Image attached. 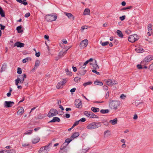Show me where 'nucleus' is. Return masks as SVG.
Listing matches in <instances>:
<instances>
[{"label": "nucleus", "instance_id": "f257e3e1", "mask_svg": "<svg viewBox=\"0 0 153 153\" xmlns=\"http://www.w3.org/2000/svg\"><path fill=\"white\" fill-rule=\"evenodd\" d=\"M120 104V102L117 100H110L109 101V107L111 109H117Z\"/></svg>", "mask_w": 153, "mask_h": 153}, {"label": "nucleus", "instance_id": "f03ea898", "mask_svg": "<svg viewBox=\"0 0 153 153\" xmlns=\"http://www.w3.org/2000/svg\"><path fill=\"white\" fill-rule=\"evenodd\" d=\"M52 143L51 142L45 146L41 147L38 151L39 153H48L50 149V147L52 146Z\"/></svg>", "mask_w": 153, "mask_h": 153}, {"label": "nucleus", "instance_id": "7ed1b4c3", "mask_svg": "<svg viewBox=\"0 0 153 153\" xmlns=\"http://www.w3.org/2000/svg\"><path fill=\"white\" fill-rule=\"evenodd\" d=\"M101 122H92L88 124L86 126V128L90 130L98 128L101 126Z\"/></svg>", "mask_w": 153, "mask_h": 153}, {"label": "nucleus", "instance_id": "20e7f679", "mask_svg": "<svg viewBox=\"0 0 153 153\" xmlns=\"http://www.w3.org/2000/svg\"><path fill=\"white\" fill-rule=\"evenodd\" d=\"M57 18V16L56 13H53L50 14L46 15L45 19L47 21L53 22L55 21Z\"/></svg>", "mask_w": 153, "mask_h": 153}, {"label": "nucleus", "instance_id": "39448f33", "mask_svg": "<svg viewBox=\"0 0 153 153\" xmlns=\"http://www.w3.org/2000/svg\"><path fill=\"white\" fill-rule=\"evenodd\" d=\"M152 60H153V56L149 55L146 57L141 62V64L144 66L147 65Z\"/></svg>", "mask_w": 153, "mask_h": 153}, {"label": "nucleus", "instance_id": "423d86ee", "mask_svg": "<svg viewBox=\"0 0 153 153\" xmlns=\"http://www.w3.org/2000/svg\"><path fill=\"white\" fill-rule=\"evenodd\" d=\"M84 114L86 116L91 118H98L97 116L94 113L91 111H85L84 112Z\"/></svg>", "mask_w": 153, "mask_h": 153}, {"label": "nucleus", "instance_id": "0eeeda50", "mask_svg": "<svg viewBox=\"0 0 153 153\" xmlns=\"http://www.w3.org/2000/svg\"><path fill=\"white\" fill-rule=\"evenodd\" d=\"M139 37L137 34H134L129 36L128 40L131 42H134L139 39Z\"/></svg>", "mask_w": 153, "mask_h": 153}, {"label": "nucleus", "instance_id": "6e6552de", "mask_svg": "<svg viewBox=\"0 0 153 153\" xmlns=\"http://www.w3.org/2000/svg\"><path fill=\"white\" fill-rule=\"evenodd\" d=\"M58 114V112L56 110L53 108L51 109L48 112V116L50 118L54 116H56Z\"/></svg>", "mask_w": 153, "mask_h": 153}, {"label": "nucleus", "instance_id": "1a4fd4ad", "mask_svg": "<svg viewBox=\"0 0 153 153\" xmlns=\"http://www.w3.org/2000/svg\"><path fill=\"white\" fill-rule=\"evenodd\" d=\"M106 83L108 85L112 86L117 85L118 82L117 81L114 79H108L107 80Z\"/></svg>", "mask_w": 153, "mask_h": 153}, {"label": "nucleus", "instance_id": "9d476101", "mask_svg": "<svg viewBox=\"0 0 153 153\" xmlns=\"http://www.w3.org/2000/svg\"><path fill=\"white\" fill-rule=\"evenodd\" d=\"M88 44V41L87 39H85L82 41L80 43V47L81 48L86 47Z\"/></svg>", "mask_w": 153, "mask_h": 153}, {"label": "nucleus", "instance_id": "9b49d317", "mask_svg": "<svg viewBox=\"0 0 153 153\" xmlns=\"http://www.w3.org/2000/svg\"><path fill=\"white\" fill-rule=\"evenodd\" d=\"M14 103L12 101H6L4 102V107L6 108H9L11 107Z\"/></svg>", "mask_w": 153, "mask_h": 153}, {"label": "nucleus", "instance_id": "f8f14e48", "mask_svg": "<svg viewBox=\"0 0 153 153\" xmlns=\"http://www.w3.org/2000/svg\"><path fill=\"white\" fill-rule=\"evenodd\" d=\"M75 105L77 108H79L82 107V102L79 99H76L75 101Z\"/></svg>", "mask_w": 153, "mask_h": 153}, {"label": "nucleus", "instance_id": "ddd939ff", "mask_svg": "<svg viewBox=\"0 0 153 153\" xmlns=\"http://www.w3.org/2000/svg\"><path fill=\"white\" fill-rule=\"evenodd\" d=\"M70 48V47H67L66 50H65L64 51H63V50L62 51H60L59 53V56L60 58L63 56L64 54L66 53L68 50Z\"/></svg>", "mask_w": 153, "mask_h": 153}, {"label": "nucleus", "instance_id": "4468645a", "mask_svg": "<svg viewBox=\"0 0 153 153\" xmlns=\"http://www.w3.org/2000/svg\"><path fill=\"white\" fill-rule=\"evenodd\" d=\"M25 44L23 43L17 42L14 44V46H17L18 48H22L24 47Z\"/></svg>", "mask_w": 153, "mask_h": 153}, {"label": "nucleus", "instance_id": "2eb2a0df", "mask_svg": "<svg viewBox=\"0 0 153 153\" xmlns=\"http://www.w3.org/2000/svg\"><path fill=\"white\" fill-rule=\"evenodd\" d=\"M72 139H71H71L68 138L66 139L65 142L62 144V146L66 147L70 142L72 141Z\"/></svg>", "mask_w": 153, "mask_h": 153}, {"label": "nucleus", "instance_id": "dca6fc26", "mask_svg": "<svg viewBox=\"0 0 153 153\" xmlns=\"http://www.w3.org/2000/svg\"><path fill=\"white\" fill-rule=\"evenodd\" d=\"M64 13L69 19H71L73 20H74V16L71 13H68L66 12H65Z\"/></svg>", "mask_w": 153, "mask_h": 153}, {"label": "nucleus", "instance_id": "f3484780", "mask_svg": "<svg viewBox=\"0 0 153 153\" xmlns=\"http://www.w3.org/2000/svg\"><path fill=\"white\" fill-rule=\"evenodd\" d=\"M60 121V118L57 117H54L52 120L49 121V123H54L56 122H59Z\"/></svg>", "mask_w": 153, "mask_h": 153}, {"label": "nucleus", "instance_id": "a211bd4d", "mask_svg": "<svg viewBox=\"0 0 153 153\" xmlns=\"http://www.w3.org/2000/svg\"><path fill=\"white\" fill-rule=\"evenodd\" d=\"M24 81L22 80H20V79L19 78V77H17V78L15 80V84L16 85H18L19 83H22Z\"/></svg>", "mask_w": 153, "mask_h": 153}, {"label": "nucleus", "instance_id": "6ab92c4d", "mask_svg": "<svg viewBox=\"0 0 153 153\" xmlns=\"http://www.w3.org/2000/svg\"><path fill=\"white\" fill-rule=\"evenodd\" d=\"M66 148V147H65L63 146H62L60 149V150L59 151V153H67V150L65 149Z\"/></svg>", "mask_w": 153, "mask_h": 153}, {"label": "nucleus", "instance_id": "aec40b11", "mask_svg": "<svg viewBox=\"0 0 153 153\" xmlns=\"http://www.w3.org/2000/svg\"><path fill=\"white\" fill-rule=\"evenodd\" d=\"M40 64V61L38 60H36L35 62L34 67L33 70H35L37 69V68L39 66V65Z\"/></svg>", "mask_w": 153, "mask_h": 153}, {"label": "nucleus", "instance_id": "412c9836", "mask_svg": "<svg viewBox=\"0 0 153 153\" xmlns=\"http://www.w3.org/2000/svg\"><path fill=\"white\" fill-rule=\"evenodd\" d=\"M79 135V134L78 132H75L73 133L71 137V139L73 140L74 138L77 137Z\"/></svg>", "mask_w": 153, "mask_h": 153}, {"label": "nucleus", "instance_id": "4be33fe9", "mask_svg": "<svg viewBox=\"0 0 153 153\" xmlns=\"http://www.w3.org/2000/svg\"><path fill=\"white\" fill-rule=\"evenodd\" d=\"M86 71V70H82L78 71V75L83 76L85 75Z\"/></svg>", "mask_w": 153, "mask_h": 153}, {"label": "nucleus", "instance_id": "5701e85b", "mask_svg": "<svg viewBox=\"0 0 153 153\" xmlns=\"http://www.w3.org/2000/svg\"><path fill=\"white\" fill-rule=\"evenodd\" d=\"M7 68V65L5 64L4 63L2 64V65L1 68L0 72L1 73L4 71Z\"/></svg>", "mask_w": 153, "mask_h": 153}, {"label": "nucleus", "instance_id": "b1692460", "mask_svg": "<svg viewBox=\"0 0 153 153\" xmlns=\"http://www.w3.org/2000/svg\"><path fill=\"white\" fill-rule=\"evenodd\" d=\"M90 10L89 9H85L83 12L84 15H90Z\"/></svg>", "mask_w": 153, "mask_h": 153}, {"label": "nucleus", "instance_id": "393cba45", "mask_svg": "<svg viewBox=\"0 0 153 153\" xmlns=\"http://www.w3.org/2000/svg\"><path fill=\"white\" fill-rule=\"evenodd\" d=\"M24 109L22 107H20L17 112L18 114H22L24 113Z\"/></svg>", "mask_w": 153, "mask_h": 153}, {"label": "nucleus", "instance_id": "a878e982", "mask_svg": "<svg viewBox=\"0 0 153 153\" xmlns=\"http://www.w3.org/2000/svg\"><path fill=\"white\" fill-rule=\"evenodd\" d=\"M16 1L19 3H22L25 5H26L27 4V3L26 1V0H16Z\"/></svg>", "mask_w": 153, "mask_h": 153}, {"label": "nucleus", "instance_id": "bb28decb", "mask_svg": "<svg viewBox=\"0 0 153 153\" xmlns=\"http://www.w3.org/2000/svg\"><path fill=\"white\" fill-rule=\"evenodd\" d=\"M91 110L94 113L98 112L100 111V109L98 108H95L94 107H92L91 108Z\"/></svg>", "mask_w": 153, "mask_h": 153}, {"label": "nucleus", "instance_id": "cd10ccee", "mask_svg": "<svg viewBox=\"0 0 153 153\" xmlns=\"http://www.w3.org/2000/svg\"><path fill=\"white\" fill-rule=\"evenodd\" d=\"M0 14L2 17H4L5 16V13L1 7H0Z\"/></svg>", "mask_w": 153, "mask_h": 153}, {"label": "nucleus", "instance_id": "c85d7f7f", "mask_svg": "<svg viewBox=\"0 0 153 153\" xmlns=\"http://www.w3.org/2000/svg\"><path fill=\"white\" fill-rule=\"evenodd\" d=\"M117 118H115L113 120L110 121V123L112 125H115L117 123Z\"/></svg>", "mask_w": 153, "mask_h": 153}, {"label": "nucleus", "instance_id": "c756f323", "mask_svg": "<svg viewBox=\"0 0 153 153\" xmlns=\"http://www.w3.org/2000/svg\"><path fill=\"white\" fill-rule=\"evenodd\" d=\"M22 27L21 25L19 26L16 27V30H17L19 33H21L23 32V30H21Z\"/></svg>", "mask_w": 153, "mask_h": 153}, {"label": "nucleus", "instance_id": "7c9ffc66", "mask_svg": "<svg viewBox=\"0 0 153 153\" xmlns=\"http://www.w3.org/2000/svg\"><path fill=\"white\" fill-rule=\"evenodd\" d=\"M94 84L96 85H99L100 86H102L103 85V83L102 82L98 80H96V81H95L94 82Z\"/></svg>", "mask_w": 153, "mask_h": 153}, {"label": "nucleus", "instance_id": "2f4dec72", "mask_svg": "<svg viewBox=\"0 0 153 153\" xmlns=\"http://www.w3.org/2000/svg\"><path fill=\"white\" fill-rule=\"evenodd\" d=\"M63 85H64L63 84L62 82H60L58 83L57 85H56V88L58 89L61 88H62L63 86Z\"/></svg>", "mask_w": 153, "mask_h": 153}, {"label": "nucleus", "instance_id": "473e14b6", "mask_svg": "<svg viewBox=\"0 0 153 153\" xmlns=\"http://www.w3.org/2000/svg\"><path fill=\"white\" fill-rule=\"evenodd\" d=\"M117 35L121 38H122L123 37V34L122 32L120 30H117Z\"/></svg>", "mask_w": 153, "mask_h": 153}, {"label": "nucleus", "instance_id": "72a5a7b5", "mask_svg": "<svg viewBox=\"0 0 153 153\" xmlns=\"http://www.w3.org/2000/svg\"><path fill=\"white\" fill-rule=\"evenodd\" d=\"M18 77H19V78H20V80H22L24 81V79L26 78V75L25 74H23L19 76Z\"/></svg>", "mask_w": 153, "mask_h": 153}, {"label": "nucleus", "instance_id": "f704fd0d", "mask_svg": "<svg viewBox=\"0 0 153 153\" xmlns=\"http://www.w3.org/2000/svg\"><path fill=\"white\" fill-rule=\"evenodd\" d=\"M40 140V139L39 137L33 139L32 140V143L33 144H36Z\"/></svg>", "mask_w": 153, "mask_h": 153}, {"label": "nucleus", "instance_id": "c9c22d12", "mask_svg": "<svg viewBox=\"0 0 153 153\" xmlns=\"http://www.w3.org/2000/svg\"><path fill=\"white\" fill-rule=\"evenodd\" d=\"M95 64L93 65V67L94 69L96 70L97 69H99V68L97 64V61L95 60Z\"/></svg>", "mask_w": 153, "mask_h": 153}, {"label": "nucleus", "instance_id": "e433bc0d", "mask_svg": "<svg viewBox=\"0 0 153 153\" xmlns=\"http://www.w3.org/2000/svg\"><path fill=\"white\" fill-rule=\"evenodd\" d=\"M65 71L66 73V74L67 75H69L70 76H72V72L69 71L68 69H65Z\"/></svg>", "mask_w": 153, "mask_h": 153}, {"label": "nucleus", "instance_id": "4c0bfd02", "mask_svg": "<svg viewBox=\"0 0 153 153\" xmlns=\"http://www.w3.org/2000/svg\"><path fill=\"white\" fill-rule=\"evenodd\" d=\"M136 51L138 53H142L144 52V50L142 48H137L135 49Z\"/></svg>", "mask_w": 153, "mask_h": 153}, {"label": "nucleus", "instance_id": "58836bf2", "mask_svg": "<svg viewBox=\"0 0 153 153\" xmlns=\"http://www.w3.org/2000/svg\"><path fill=\"white\" fill-rule=\"evenodd\" d=\"M109 110L108 109H102L100 110V112L103 114L108 113L109 112Z\"/></svg>", "mask_w": 153, "mask_h": 153}, {"label": "nucleus", "instance_id": "ea45409f", "mask_svg": "<svg viewBox=\"0 0 153 153\" xmlns=\"http://www.w3.org/2000/svg\"><path fill=\"white\" fill-rule=\"evenodd\" d=\"M152 25L151 24H149L148 25V31H152Z\"/></svg>", "mask_w": 153, "mask_h": 153}, {"label": "nucleus", "instance_id": "a19ab883", "mask_svg": "<svg viewBox=\"0 0 153 153\" xmlns=\"http://www.w3.org/2000/svg\"><path fill=\"white\" fill-rule=\"evenodd\" d=\"M100 44L102 46H105L109 44V42L108 41H106L105 42H102V41L100 42Z\"/></svg>", "mask_w": 153, "mask_h": 153}, {"label": "nucleus", "instance_id": "79ce46f5", "mask_svg": "<svg viewBox=\"0 0 153 153\" xmlns=\"http://www.w3.org/2000/svg\"><path fill=\"white\" fill-rule=\"evenodd\" d=\"M102 122L105 126H107L108 125V122L105 120H102Z\"/></svg>", "mask_w": 153, "mask_h": 153}, {"label": "nucleus", "instance_id": "37998d69", "mask_svg": "<svg viewBox=\"0 0 153 153\" xmlns=\"http://www.w3.org/2000/svg\"><path fill=\"white\" fill-rule=\"evenodd\" d=\"M92 83L91 82H88L83 84V85L84 87H86L87 85H91Z\"/></svg>", "mask_w": 153, "mask_h": 153}, {"label": "nucleus", "instance_id": "c03bdc74", "mask_svg": "<svg viewBox=\"0 0 153 153\" xmlns=\"http://www.w3.org/2000/svg\"><path fill=\"white\" fill-rule=\"evenodd\" d=\"M33 131V130H30L26 132L24 134H32V131Z\"/></svg>", "mask_w": 153, "mask_h": 153}, {"label": "nucleus", "instance_id": "a18cd8bd", "mask_svg": "<svg viewBox=\"0 0 153 153\" xmlns=\"http://www.w3.org/2000/svg\"><path fill=\"white\" fill-rule=\"evenodd\" d=\"M132 7V6H129L127 7H124L120 9V11H123V10H126L127 9H130Z\"/></svg>", "mask_w": 153, "mask_h": 153}, {"label": "nucleus", "instance_id": "49530a36", "mask_svg": "<svg viewBox=\"0 0 153 153\" xmlns=\"http://www.w3.org/2000/svg\"><path fill=\"white\" fill-rule=\"evenodd\" d=\"M17 73L19 74H21L22 73V70L21 68L19 67L18 68Z\"/></svg>", "mask_w": 153, "mask_h": 153}, {"label": "nucleus", "instance_id": "de8ad7c7", "mask_svg": "<svg viewBox=\"0 0 153 153\" xmlns=\"http://www.w3.org/2000/svg\"><path fill=\"white\" fill-rule=\"evenodd\" d=\"M8 153H16V152L13 149L7 150Z\"/></svg>", "mask_w": 153, "mask_h": 153}, {"label": "nucleus", "instance_id": "09e8293b", "mask_svg": "<svg viewBox=\"0 0 153 153\" xmlns=\"http://www.w3.org/2000/svg\"><path fill=\"white\" fill-rule=\"evenodd\" d=\"M86 120V119L85 118H82L78 121L79 123H82L85 122Z\"/></svg>", "mask_w": 153, "mask_h": 153}, {"label": "nucleus", "instance_id": "8fccbe9b", "mask_svg": "<svg viewBox=\"0 0 153 153\" xmlns=\"http://www.w3.org/2000/svg\"><path fill=\"white\" fill-rule=\"evenodd\" d=\"M144 65H142L140 63V64H138L137 65V67L138 69H141L143 68V66Z\"/></svg>", "mask_w": 153, "mask_h": 153}, {"label": "nucleus", "instance_id": "3c124183", "mask_svg": "<svg viewBox=\"0 0 153 153\" xmlns=\"http://www.w3.org/2000/svg\"><path fill=\"white\" fill-rule=\"evenodd\" d=\"M79 123L78 120L75 122L72 126V128H74L75 126L79 124Z\"/></svg>", "mask_w": 153, "mask_h": 153}, {"label": "nucleus", "instance_id": "603ef678", "mask_svg": "<svg viewBox=\"0 0 153 153\" xmlns=\"http://www.w3.org/2000/svg\"><path fill=\"white\" fill-rule=\"evenodd\" d=\"M92 71L93 72L95 73L97 75H99L100 74V73L96 71L95 69L93 70Z\"/></svg>", "mask_w": 153, "mask_h": 153}, {"label": "nucleus", "instance_id": "864d4df0", "mask_svg": "<svg viewBox=\"0 0 153 153\" xmlns=\"http://www.w3.org/2000/svg\"><path fill=\"white\" fill-rule=\"evenodd\" d=\"M126 18V16H123L120 17V19L121 21H123Z\"/></svg>", "mask_w": 153, "mask_h": 153}, {"label": "nucleus", "instance_id": "5fc2aeb1", "mask_svg": "<svg viewBox=\"0 0 153 153\" xmlns=\"http://www.w3.org/2000/svg\"><path fill=\"white\" fill-rule=\"evenodd\" d=\"M28 58H26L22 60V62L23 63H25L28 61Z\"/></svg>", "mask_w": 153, "mask_h": 153}, {"label": "nucleus", "instance_id": "6e6d98bb", "mask_svg": "<svg viewBox=\"0 0 153 153\" xmlns=\"http://www.w3.org/2000/svg\"><path fill=\"white\" fill-rule=\"evenodd\" d=\"M81 79L80 78H78V77H76L74 79V80L75 82H78V81H80Z\"/></svg>", "mask_w": 153, "mask_h": 153}, {"label": "nucleus", "instance_id": "4d7b16f0", "mask_svg": "<svg viewBox=\"0 0 153 153\" xmlns=\"http://www.w3.org/2000/svg\"><path fill=\"white\" fill-rule=\"evenodd\" d=\"M149 69L151 70L153 69V63L150 65Z\"/></svg>", "mask_w": 153, "mask_h": 153}, {"label": "nucleus", "instance_id": "13d9d810", "mask_svg": "<svg viewBox=\"0 0 153 153\" xmlns=\"http://www.w3.org/2000/svg\"><path fill=\"white\" fill-rule=\"evenodd\" d=\"M38 118L39 119H42L44 118V116L42 114H39L38 116Z\"/></svg>", "mask_w": 153, "mask_h": 153}, {"label": "nucleus", "instance_id": "bf43d9fd", "mask_svg": "<svg viewBox=\"0 0 153 153\" xmlns=\"http://www.w3.org/2000/svg\"><path fill=\"white\" fill-rule=\"evenodd\" d=\"M0 27H1V28H0V29L1 30H3L4 29L5 27V26H4V25H3L2 24H1L0 25Z\"/></svg>", "mask_w": 153, "mask_h": 153}, {"label": "nucleus", "instance_id": "052dcab7", "mask_svg": "<svg viewBox=\"0 0 153 153\" xmlns=\"http://www.w3.org/2000/svg\"><path fill=\"white\" fill-rule=\"evenodd\" d=\"M126 96L123 94H121L120 96V98L121 99H124L125 98Z\"/></svg>", "mask_w": 153, "mask_h": 153}, {"label": "nucleus", "instance_id": "680f3d73", "mask_svg": "<svg viewBox=\"0 0 153 153\" xmlns=\"http://www.w3.org/2000/svg\"><path fill=\"white\" fill-rule=\"evenodd\" d=\"M30 15V13H26L25 16L26 17V18H27Z\"/></svg>", "mask_w": 153, "mask_h": 153}, {"label": "nucleus", "instance_id": "e2e57ef3", "mask_svg": "<svg viewBox=\"0 0 153 153\" xmlns=\"http://www.w3.org/2000/svg\"><path fill=\"white\" fill-rule=\"evenodd\" d=\"M0 153H8L7 150H5L2 151H0Z\"/></svg>", "mask_w": 153, "mask_h": 153}, {"label": "nucleus", "instance_id": "0e129e2a", "mask_svg": "<svg viewBox=\"0 0 153 153\" xmlns=\"http://www.w3.org/2000/svg\"><path fill=\"white\" fill-rule=\"evenodd\" d=\"M103 89L104 90H107L108 89V87L107 86L104 85L103 86Z\"/></svg>", "mask_w": 153, "mask_h": 153}, {"label": "nucleus", "instance_id": "69168bd1", "mask_svg": "<svg viewBox=\"0 0 153 153\" xmlns=\"http://www.w3.org/2000/svg\"><path fill=\"white\" fill-rule=\"evenodd\" d=\"M35 55L37 57H39L40 55V53L39 52L36 53L35 54Z\"/></svg>", "mask_w": 153, "mask_h": 153}, {"label": "nucleus", "instance_id": "338daca9", "mask_svg": "<svg viewBox=\"0 0 153 153\" xmlns=\"http://www.w3.org/2000/svg\"><path fill=\"white\" fill-rule=\"evenodd\" d=\"M76 90V89L75 88H73L72 89H71V90H70V92L71 93H72V92H74L75 91V90Z\"/></svg>", "mask_w": 153, "mask_h": 153}, {"label": "nucleus", "instance_id": "774afa93", "mask_svg": "<svg viewBox=\"0 0 153 153\" xmlns=\"http://www.w3.org/2000/svg\"><path fill=\"white\" fill-rule=\"evenodd\" d=\"M65 117L67 118H69L70 117V115L69 114H65Z\"/></svg>", "mask_w": 153, "mask_h": 153}]
</instances>
